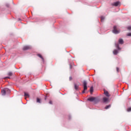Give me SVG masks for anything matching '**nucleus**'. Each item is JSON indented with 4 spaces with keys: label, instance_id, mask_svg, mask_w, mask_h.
<instances>
[{
    "label": "nucleus",
    "instance_id": "1",
    "mask_svg": "<svg viewBox=\"0 0 131 131\" xmlns=\"http://www.w3.org/2000/svg\"><path fill=\"white\" fill-rule=\"evenodd\" d=\"M83 84L84 90L82 91V94H84V93L85 92V91H86V90H88V82H86V81H84L83 82Z\"/></svg>",
    "mask_w": 131,
    "mask_h": 131
},
{
    "label": "nucleus",
    "instance_id": "2",
    "mask_svg": "<svg viewBox=\"0 0 131 131\" xmlns=\"http://www.w3.org/2000/svg\"><path fill=\"white\" fill-rule=\"evenodd\" d=\"M8 92V93H11V90L9 89H5V90H2V94L3 96H5L6 95V93Z\"/></svg>",
    "mask_w": 131,
    "mask_h": 131
},
{
    "label": "nucleus",
    "instance_id": "3",
    "mask_svg": "<svg viewBox=\"0 0 131 131\" xmlns=\"http://www.w3.org/2000/svg\"><path fill=\"white\" fill-rule=\"evenodd\" d=\"M117 29V27L116 26H114V30H113V32L115 34H118V33L120 32V31H118Z\"/></svg>",
    "mask_w": 131,
    "mask_h": 131
},
{
    "label": "nucleus",
    "instance_id": "4",
    "mask_svg": "<svg viewBox=\"0 0 131 131\" xmlns=\"http://www.w3.org/2000/svg\"><path fill=\"white\" fill-rule=\"evenodd\" d=\"M30 49H31V46H24L23 50L24 51H27V50H30Z\"/></svg>",
    "mask_w": 131,
    "mask_h": 131
},
{
    "label": "nucleus",
    "instance_id": "5",
    "mask_svg": "<svg viewBox=\"0 0 131 131\" xmlns=\"http://www.w3.org/2000/svg\"><path fill=\"white\" fill-rule=\"evenodd\" d=\"M119 4H120V2H116L114 3H112V5L114 6L115 7H118V6H119Z\"/></svg>",
    "mask_w": 131,
    "mask_h": 131
},
{
    "label": "nucleus",
    "instance_id": "6",
    "mask_svg": "<svg viewBox=\"0 0 131 131\" xmlns=\"http://www.w3.org/2000/svg\"><path fill=\"white\" fill-rule=\"evenodd\" d=\"M96 100V98L95 97H90L88 99V101H90V102H94Z\"/></svg>",
    "mask_w": 131,
    "mask_h": 131
},
{
    "label": "nucleus",
    "instance_id": "7",
    "mask_svg": "<svg viewBox=\"0 0 131 131\" xmlns=\"http://www.w3.org/2000/svg\"><path fill=\"white\" fill-rule=\"evenodd\" d=\"M116 48L117 49L118 51H120L121 50V48L119 47V45L118 44V43H115Z\"/></svg>",
    "mask_w": 131,
    "mask_h": 131
},
{
    "label": "nucleus",
    "instance_id": "8",
    "mask_svg": "<svg viewBox=\"0 0 131 131\" xmlns=\"http://www.w3.org/2000/svg\"><path fill=\"white\" fill-rule=\"evenodd\" d=\"M104 94L106 97H109L110 96V94H109V93L107 91H104Z\"/></svg>",
    "mask_w": 131,
    "mask_h": 131
},
{
    "label": "nucleus",
    "instance_id": "9",
    "mask_svg": "<svg viewBox=\"0 0 131 131\" xmlns=\"http://www.w3.org/2000/svg\"><path fill=\"white\" fill-rule=\"evenodd\" d=\"M108 100H109V98H107V97H104L103 98V101L104 103H106L107 102H108Z\"/></svg>",
    "mask_w": 131,
    "mask_h": 131
},
{
    "label": "nucleus",
    "instance_id": "10",
    "mask_svg": "<svg viewBox=\"0 0 131 131\" xmlns=\"http://www.w3.org/2000/svg\"><path fill=\"white\" fill-rule=\"evenodd\" d=\"M113 54L114 55H117V54H118V50L116 49L114 50L113 51Z\"/></svg>",
    "mask_w": 131,
    "mask_h": 131
},
{
    "label": "nucleus",
    "instance_id": "11",
    "mask_svg": "<svg viewBox=\"0 0 131 131\" xmlns=\"http://www.w3.org/2000/svg\"><path fill=\"white\" fill-rule=\"evenodd\" d=\"M37 56L42 59L43 62H45V59H43V57H42V56H41V55L37 54Z\"/></svg>",
    "mask_w": 131,
    "mask_h": 131
},
{
    "label": "nucleus",
    "instance_id": "12",
    "mask_svg": "<svg viewBox=\"0 0 131 131\" xmlns=\"http://www.w3.org/2000/svg\"><path fill=\"white\" fill-rule=\"evenodd\" d=\"M119 43L120 45H123V40L122 39H120L119 40Z\"/></svg>",
    "mask_w": 131,
    "mask_h": 131
},
{
    "label": "nucleus",
    "instance_id": "13",
    "mask_svg": "<svg viewBox=\"0 0 131 131\" xmlns=\"http://www.w3.org/2000/svg\"><path fill=\"white\" fill-rule=\"evenodd\" d=\"M94 92V88L93 86H91L90 88V93H93Z\"/></svg>",
    "mask_w": 131,
    "mask_h": 131
},
{
    "label": "nucleus",
    "instance_id": "14",
    "mask_svg": "<svg viewBox=\"0 0 131 131\" xmlns=\"http://www.w3.org/2000/svg\"><path fill=\"white\" fill-rule=\"evenodd\" d=\"M75 86V90H78V85H77L76 84H74Z\"/></svg>",
    "mask_w": 131,
    "mask_h": 131
},
{
    "label": "nucleus",
    "instance_id": "15",
    "mask_svg": "<svg viewBox=\"0 0 131 131\" xmlns=\"http://www.w3.org/2000/svg\"><path fill=\"white\" fill-rule=\"evenodd\" d=\"M101 22H103L104 19H105V17L104 16H101L100 17Z\"/></svg>",
    "mask_w": 131,
    "mask_h": 131
},
{
    "label": "nucleus",
    "instance_id": "16",
    "mask_svg": "<svg viewBox=\"0 0 131 131\" xmlns=\"http://www.w3.org/2000/svg\"><path fill=\"white\" fill-rule=\"evenodd\" d=\"M110 107H111V105H107L106 106H105V109H109Z\"/></svg>",
    "mask_w": 131,
    "mask_h": 131
},
{
    "label": "nucleus",
    "instance_id": "17",
    "mask_svg": "<svg viewBox=\"0 0 131 131\" xmlns=\"http://www.w3.org/2000/svg\"><path fill=\"white\" fill-rule=\"evenodd\" d=\"M8 75L9 76H12V75H13V73L11 72L8 73Z\"/></svg>",
    "mask_w": 131,
    "mask_h": 131
},
{
    "label": "nucleus",
    "instance_id": "18",
    "mask_svg": "<svg viewBox=\"0 0 131 131\" xmlns=\"http://www.w3.org/2000/svg\"><path fill=\"white\" fill-rule=\"evenodd\" d=\"M25 97H29V95L27 93H25Z\"/></svg>",
    "mask_w": 131,
    "mask_h": 131
},
{
    "label": "nucleus",
    "instance_id": "19",
    "mask_svg": "<svg viewBox=\"0 0 131 131\" xmlns=\"http://www.w3.org/2000/svg\"><path fill=\"white\" fill-rule=\"evenodd\" d=\"M37 103H40V99L39 98H37Z\"/></svg>",
    "mask_w": 131,
    "mask_h": 131
},
{
    "label": "nucleus",
    "instance_id": "20",
    "mask_svg": "<svg viewBox=\"0 0 131 131\" xmlns=\"http://www.w3.org/2000/svg\"><path fill=\"white\" fill-rule=\"evenodd\" d=\"M127 111L128 112H130V111H131V107L128 108L127 110Z\"/></svg>",
    "mask_w": 131,
    "mask_h": 131
},
{
    "label": "nucleus",
    "instance_id": "21",
    "mask_svg": "<svg viewBox=\"0 0 131 131\" xmlns=\"http://www.w3.org/2000/svg\"><path fill=\"white\" fill-rule=\"evenodd\" d=\"M128 30H131V26H129L127 28Z\"/></svg>",
    "mask_w": 131,
    "mask_h": 131
},
{
    "label": "nucleus",
    "instance_id": "22",
    "mask_svg": "<svg viewBox=\"0 0 131 131\" xmlns=\"http://www.w3.org/2000/svg\"><path fill=\"white\" fill-rule=\"evenodd\" d=\"M127 36H131V33H128L127 34Z\"/></svg>",
    "mask_w": 131,
    "mask_h": 131
},
{
    "label": "nucleus",
    "instance_id": "23",
    "mask_svg": "<svg viewBox=\"0 0 131 131\" xmlns=\"http://www.w3.org/2000/svg\"><path fill=\"white\" fill-rule=\"evenodd\" d=\"M117 72H119V68H117Z\"/></svg>",
    "mask_w": 131,
    "mask_h": 131
},
{
    "label": "nucleus",
    "instance_id": "24",
    "mask_svg": "<svg viewBox=\"0 0 131 131\" xmlns=\"http://www.w3.org/2000/svg\"><path fill=\"white\" fill-rule=\"evenodd\" d=\"M49 104H53V102H52V101L50 100L49 101Z\"/></svg>",
    "mask_w": 131,
    "mask_h": 131
},
{
    "label": "nucleus",
    "instance_id": "25",
    "mask_svg": "<svg viewBox=\"0 0 131 131\" xmlns=\"http://www.w3.org/2000/svg\"><path fill=\"white\" fill-rule=\"evenodd\" d=\"M69 79L70 80H71L72 79V77H70Z\"/></svg>",
    "mask_w": 131,
    "mask_h": 131
},
{
    "label": "nucleus",
    "instance_id": "26",
    "mask_svg": "<svg viewBox=\"0 0 131 131\" xmlns=\"http://www.w3.org/2000/svg\"><path fill=\"white\" fill-rule=\"evenodd\" d=\"M70 67L71 69V67H72L71 64L70 65Z\"/></svg>",
    "mask_w": 131,
    "mask_h": 131
},
{
    "label": "nucleus",
    "instance_id": "27",
    "mask_svg": "<svg viewBox=\"0 0 131 131\" xmlns=\"http://www.w3.org/2000/svg\"><path fill=\"white\" fill-rule=\"evenodd\" d=\"M6 78H10V77H7Z\"/></svg>",
    "mask_w": 131,
    "mask_h": 131
}]
</instances>
